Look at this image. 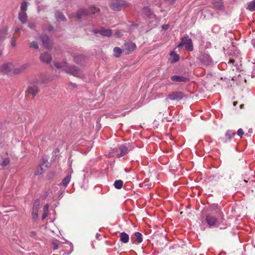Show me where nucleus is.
I'll return each instance as SVG.
<instances>
[{
    "mask_svg": "<svg viewBox=\"0 0 255 255\" xmlns=\"http://www.w3.org/2000/svg\"><path fill=\"white\" fill-rule=\"evenodd\" d=\"M56 68L62 69L65 72L74 76L82 78L80 69L74 65L69 66L66 61L54 62Z\"/></svg>",
    "mask_w": 255,
    "mask_h": 255,
    "instance_id": "obj_1",
    "label": "nucleus"
},
{
    "mask_svg": "<svg viewBox=\"0 0 255 255\" xmlns=\"http://www.w3.org/2000/svg\"><path fill=\"white\" fill-rule=\"evenodd\" d=\"M43 46L47 49H50L51 46L49 43V38L47 36L44 35L41 37Z\"/></svg>",
    "mask_w": 255,
    "mask_h": 255,
    "instance_id": "obj_16",
    "label": "nucleus"
},
{
    "mask_svg": "<svg viewBox=\"0 0 255 255\" xmlns=\"http://www.w3.org/2000/svg\"><path fill=\"white\" fill-rule=\"evenodd\" d=\"M185 46V48L189 51H192L193 49L192 42L191 39L184 37L181 39V42L178 45V47Z\"/></svg>",
    "mask_w": 255,
    "mask_h": 255,
    "instance_id": "obj_5",
    "label": "nucleus"
},
{
    "mask_svg": "<svg viewBox=\"0 0 255 255\" xmlns=\"http://www.w3.org/2000/svg\"><path fill=\"white\" fill-rule=\"evenodd\" d=\"M43 165H43H41L40 167L38 168L36 170V171H35V175H40V174H41L43 173V170H44V169L42 167Z\"/></svg>",
    "mask_w": 255,
    "mask_h": 255,
    "instance_id": "obj_32",
    "label": "nucleus"
},
{
    "mask_svg": "<svg viewBox=\"0 0 255 255\" xmlns=\"http://www.w3.org/2000/svg\"><path fill=\"white\" fill-rule=\"evenodd\" d=\"M83 59L82 56H75L74 58V61L77 63H80Z\"/></svg>",
    "mask_w": 255,
    "mask_h": 255,
    "instance_id": "obj_33",
    "label": "nucleus"
},
{
    "mask_svg": "<svg viewBox=\"0 0 255 255\" xmlns=\"http://www.w3.org/2000/svg\"><path fill=\"white\" fill-rule=\"evenodd\" d=\"M1 43H0V44H1ZM2 54V51L0 49V56H1Z\"/></svg>",
    "mask_w": 255,
    "mask_h": 255,
    "instance_id": "obj_46",
    "label": "nucleus"
},
{
    "mask_svg": "<svg viewBox=\"0 0 255 255\" xmlns=\"http://www.w3.org/2000/svg\"><path fill=\"white\" fill-rule=\"evenodd\" d=\"M252 43L253 44V46H254V48H255V40H252Z\"/></svg>",
    "mask_w": 255,
    "mask_h": 255,
    "instance_id": "obj_45",
    "label": "nucleus"
},
{
    "mask_svg": "<svg viewBox=\"0 0 255 255\" xmlns=\"http://www.w3.org/2000/svg\"><path fill=\"white\" fill-rule=\"evenodd\" d=\"M39 88L36 85L29 86L27 89V93L33 96H35L39 92Z\"/></svg>",
    "mask_w": 255,
    "mask_h": 255,
    "instance_id": "obj_12",
    "label": "nucleus"
},
{
    "mask_svg": "<svg viewBox=\"0 0 255 255\" xmlns=\"http://www.w3.org/2000/svg\"><path fill=\"white\" fill-rule=\"evenodd\" d=\"M214 7L218 10H222L223 8V3L219 0L214 3Z\"/></svg>",
    "mask_w": 255,
    "mask_h": 255,
    "instance_id": "obj_22",
    "label": "nucleus"
},
{
    "mask_svg": "<svg viewBox=\"0 0 255 255\" xmlns=\"http://www.w3.org/2000/svg\"><path fill=\"white\" fill-rule=\"evenodd\" d=\"M135 240L138 243H140L142 241V235L139 232H135L134 234Z\"/></svg>",
    "mask_w": 255,
    "mask_h": 255,
    "instance_id": "obj_26",
    "label": "nucleus"
},
{
    "mask_svg": "<svg viewBox=\"0 0 255 255\" xmlns=\"http://www.w3.org/2000/svg\"><path fill=\"white\" fill-rule=\"evenodd\" d=\"M28 27L31 29L34 28L35 27V25L34 23H29L28 24Z\"/></svg>",
    "mask_w": 255,
    "mask_h": 255,
    "instance_id": "obj_41",
    "label": "nucleus"
},
{
    "mask_svg": "<svg viewBox=\"0 0 255 255\" xmlns=\"http://www.w3.org/2000/svg\"><path fill=\"white\" fill-rule=\"evenodd\" d=\"M235 62V60L234 59H230L228 62L229 64H233Z\"/></svg>",
    "mask_w": 255,
    "mask_h": 255,
    "instance_id": "obj_44",
    "label": "nucleus"
},
{
    "mask_svg": "<svg viewBox=\"0 0 255 255\" xmlns=\"http://www.w3.org/2000/svg\"><path fill=\"white\" fill-rule=\"evenodd\" d=\"M9 163V158H5L3 161L2 162V163H1V165L2 166H6L7 165H8Z\"/></svg>",
    "mask_w": 255,
    "mask_h": 255,
    "instance_id": "obj_34",
    "label": "nucleus"
},
{
    "mask_svg": "<svg viewBox=\"0 0 255 255\" xmlns=\"http://www.w3.org/2000/svg\"><path fill=\"white\" fill-rule=\"evenodd\" d=\"M244 106V104H241V105H240V108H241V109H242V108H243Z\"/></svg>",
    "mask_w": 255,
    "mask_h": 255,
    "instance_id": "obj_48",
    "label": "nucleus"
},
{
    "mask_svg": "<svg viewBox=\"0 0 255 255\" xmlns=\"http://www.w3.org/2000/svg\"><path fill=\"white\" fill-rule=\"evenodd\" d=\"M71 179V176L69 175L67 176L64 179L62 180L61 182V184L64 185V186H66L69 183Z\"/></svg>",
    "mask_w": 255,
    "mask_h": 255,
    "instance_id": "obj_28",
    "label": "nucleus"
},
{
    "mask_svg": "<svg viewBox=\"0 0 255 255\" xmlns=\"http://www.w3.org/2000/svg\"><path fill=\"white\" fill-rule=\"evenodd\" d=\"M237 134L239 136L242 137V136L244 134V132L242 128H240L238 130Z\"/></svg>",
    "mask_w": 255,
    "mask_h": 255,
    "instance_id": "obj_36",
    "label": "nucleus"
},
{
    "mask_svg": "<svg viewBox=\"0 0 255 255\" xmlns=\"http://www.w3.org/2000/svg\"><path fill=\"white\" fill-rule=\"evenodd\" d=\"M169 28V25L168 24H165L162 26V28L163 29L166 30Z\"/></svg>",
    "mask_w": 255,
    "mask_h": 255,
    "instance_id": "obj_42",
    "label": "nucleus"
},
{
    "mask_svg": "<svg viewBox=\"0 0 255 255\" xmlns=\"http://www.w3.org/2000/svg\"><path fill=\"white\" fill-rule=\"evenodd\" d=\"M123 185V181L121 180H116L114 183V186L117 189H121Z\"/></svg>",
    "mask_w": 255,
    "mask_h": 255,
    "instance_id": "obj_27",
    "label": "nucleus"
},
{
    "mask_svg": "<svg viewBox=\"0 0 255 255\" xmlns=\"http://www.w3.org/2000/svg\"><path fill=\"white\" fill-rule=\"evenodd\" d=\"M183 97L184 95L182 92H175L169 94L168 98L165 99V101L168 102V99L172 101H178L181 100Z\"/></svg>",
    "mask_w": 255,
    "mask_h": 255,
    "instance_id": "obj_8",
    "label": "nucleus"
},
{
    "mask_svg": "<svg viewBox=\"0 0 255 255\" xmlns=\"http://www.w3.org/2000/svg\"><path fill=\"white\" fill-rule=\"evenodd\" d=\"M7 34V29L4 28L0 30V43H2Z\"/></svg>",
    "mask_w": 255,
    "mask_h": 255,
    "instance_id": "obj_19",
    "label": "nucleus"
},
{
    "mask_svg": "<svg viewBox=\"0 0 255 255\" xmlns=\"http://www.w3.org/2000/svg\"><path fill=\"white\" fill-rule=\"evenodd\" d=\"M100 34L103 36H109L112 34V31L110 29L102 28L100 30Z\"/></svg>",
    "mask_w": 255,
    "mask_h": 255,
    "instance_id": "obj_20",
    "label": "nucleus"
},
{
    "mask_svg": "<svg viewBox=\"0 0 255 255\" xmlns=\"http://www.w3.org/2000/svg\"><path fill=\"white\" fill-rule=\"evenodd\" d=\"M14 65L12 63L10 62H5L0 65V73L2 74H7L13 70Z\"/></svg>",
    "mask_w": 255,
    "mask_h": 255,
    "instance_id": "obj_4",
    "label": "nucleus"
},
{
    "mask_svg": "<svg viewBox=\"0 0 255 255\" xmlns=\"http://www.w3.org/2000/svg\"><path fill=\"white\" fill-rule=\"evenodd\" d=\"M49 205L48 204H46L43 208V211L45 212H48Z\"/></svg>",
    "mask_w": 255,
    "mask_h": 255,
    "instance_id": "obj_38",
    "label": "nucleus"
},
{
    "mask_svg": "<svg viewBox=\"0 0 255 255\" xmlns=\"http://www.w3.org/2000/svg\"><path fill=\"white\" fill-rule=\"evenodd\" d=\"M120 240L123 243H127L129 240V236L125 232L120 234Z\"/></svg>",
    "mask_w": 255,
    "mask_h": 255,
    "instance_id": "obj_18",
    "label": "nucleus"
},
{
    "mask_svg": "<svg viewBox=\"0 0 255 255\" xmlns=\"http://www.w3.org/2000/svg\"><path fill=\"white\" fill-rule=\"evenodd\" d=\"M172 81L178 82H187L189 81V79L187 77L180 76L178 75H174L171 77Z\"/></svg>",
    "mask_w": 255,
    "mask_h": 255,
    "instance_id": "obj_11",
    "label": "nucleus"
},
{
    "mask_svg": "<svg viewBox=\"0 0 255 255\" xmlns=\"http://www.w3.org/2000/svg\"><path fill=\"white\" fill-rule=\"evenodd\" d=\"M168 0L171 1V2H172V1H174L175 0Z\"/></svg>",
    "mask_w": 255,
    "mask_h": 255,
    "instance_id": "obj_51",
    "label": "nucleus"
},
{
    "mask_svg": "<svg viewBox=\"0 0 255 255\" xmlns=\"http://www.w3.org/2000/svg\"><path fill=\"white\" fill-rule=\"evenodd\" d=\"M39 202L35 201L34 203L32 210V215L33 219L35 220L38 217V212L39 209Z\"/></svg>",
    "mask_w": 255,
    "mask_h": 255,
    "instance_id": "obj_9",
    "label": "nucleus"
},
{
    "mask_svg": "<svg viewBox=\"0 0 255 255\" xmlns=\"http://www.w3.org/2000/svg\"><path fill=\"white\" fill-rule=\"evenodd\" d=\"M48 213V212H43V214L42 215V219L43 220L47 217Z\"/></svg>",
    "mask_w": 255,
    "mask_h": 255,
    "instance_id": "obj_40",
    "label": "nucleus"
},
{
    "mask_svg": "<svg viewBox=\"0 0 255 255\" xmlns=\"http://www.w3.org/2000/svg\"><path fill=\"white\" fill-rule=\"evenodd\" d=\"M54 249L56 250L58 249V245L56 243H53L52 244Z\"/></svg>",
    "mask_w": 255,
    "mask_h": 255,
    "instance_id": "obj_39",
    "label": "nucleus"
},
{
    "mask_svg": "<svg viewBox=\"0 0 255 255\" xmlns=\"http://www.w3.org/2000/svg\"><path fill=\"white\" fill-rule=\"evenodd\" d=\"M198 59L204 66H210L213 63L211 56L207 53H201L198 56Z\"/></svg>",
    "mask_w": 255,
    "mask_h": 255,
    "instance_id": "obj_3",
    "label": "nucleus"
},
{
    "mask_svg": "<svg viewBox=\"0 0 255 255\" xmlns=\"http://www.w3.org/2000/svg\"><path fill=\"white\" fill-rule=\"evenodd\" d=\"M100 30H98V29H94L93 30V32L95 34L100 33Z\"/></svg>",
    "mask_w": 255,
    "mask_h": 255,
    "instance_id": "obj_43",
    "label": "nucleus"
},
{
    "mask_svg": "<svg viewBox=\"0 0 255 255\" xmlns=\"http://www.w3.org/2000/svg\"><path fill=\"white\" fill-rule=\"evenodd\" d=\"M29 67L28 63H25L18 67L13 68V72L15 74H19L23 72Z\"/></svg>",
    "mask_w": 255,
    "mask_h": 255,
    "instance_id": "obj_14",
    "label": "nucleus"
},
{
    "mask_svg": "<svg viewBox=\"0 0 255 255\" xmlns=\"http://www.w3.org/2000/svg\"><path fill=\"white\" fill-rule=\"evenodd\" d=\"M136 47L135 44L132 42H127L125 44V49L127 51L128 54L135 50Z\"/></svg>",
    "mask_w": 255,
    "mask_h": 255,
    "instance_id": "obj_15",
    "label": "nucleus"
},
{
    "mask_svg": "<svg viewBox=\"0 0 255 255\" xmlns=\"http://www.w3.org/2000/svg\"><path fill=\"white\" fill-rule=\"evenodd\" d=\"M234 135L235 132L231 130H228L225 134V136L229 140H231L234 136Z\"/></svg>",
    "mask_w": 255,
    "mask_h": 255,
    "instance_id": "obj_24",
    "label": "nucleus"
},
{
    "mask_svg": "<svg viewBox=\"0 0 255 255\" xmlns=\"http://www.w3.org/2000/svg\"><path fill=\"white\" fill-rule=\"evenodd\" d=\"M10 44H11V46L15 47V46H16V41H15V39L14 38H11Z\"/></svg>",
    "mask_w": 255,
    "mask_h": 255,
    "instance_id": "obj_37",
    "label": "nucleus"
},
{
    "mask_svg": "<svg viewBox=\"0 0 255 255\" xmlns=\"http://www.w3.org/2000/svg\"><path fill=\"white\" fill-rule=\"evenodd\" d=\"M40 59L42 62L46 63H49L52 60L51 55L47 52L41 54L40 56Z\"/></svg>",
    "mask_w": 255,
    "mask_h": 255,
    "instance_id": "obj_10",
    "label": "nucleus"
},
{
    "mask_svg": "<svg viewBox=\"0 0 255 255\" xmlns=\"http://www.w3.org/2000/svg\"><path fill=\"white\" fill-rule=\"evenodd\" d=\"M29 47L31 48H34L35 49H37L38 48V45L37 43L35 41H32L29 43Z\"/></svg>",
    "mask_w": 255,
    "mask_h": 255,
    "instance_id": "obj_31",
    "label": "nucleus"
},
{
    "mask_svg": "<svg viewBox=\"0 0 255 255\" xmlns=\"http://www.w3.org/2000/svg\"><path fill=\"white\" fill-rule=\"evenodd\" d=\"M57 17V19L58 20H62V21H63L65 19V16H64V15L62 13H59L56 16Z\"/></svg>",
    "mask_w": 255,
    "mask_h": 255,
    "instance_id": "obj_35",
    "label": "nucleus"
},
{
    "mask_svg": "<svg viewBox=\"0 0 255 255\" xmlns=\"http://www.w3.org/2000/svg\"><path fill=\"white\" fill-rule=\"evenodd\" d=\"M38 2H40L42 0H36Z\"/></svg>",
    "mask_w": 255,
    "mask_h": 255,
    "instance_id": "obj_50",
    "label": "nucleus"
},
{
    "mask_svg": "<svg viewBox=\"0 0 255 255\" xmlns=\"http://www.w3.org/2000/svg\"><path fill=\"white\" fill-rule=\"evenodd\" d=\"M18 18L21 23H25L26 22L27 19L26 13L23 12H19Z\"/></svg>",
    "mask_w": 255,
    "mask_h": 255,
    "instance_id": "obj_17",
    "label": "nucleus"
},
{
    "mask_svg": "<svg viewBox=\"0 0 255 255\" xmlns=\"http://www.w3.org/2000/svg\"><path fill=\"white\" fill-rule=\"evenodd\" d=\"M114 55L116 57L120 56L122 53V50L119 47H115L114 49Z\"/></svg>",
    "mask_w": 255,
    "mask_h": 255,
    "instance_id": "obj_29",
    "label": "nucleus"
},
{
    "mask_svg": "<svg viewBox=\"0 0 255 255\" xmlns=\"http://www.w3.org/2000/svg\"><path fill=\"white\" fill-rule=\"evenodd\" d=\"M19 30H20V29H19V28H17V29H16L15 30V32L18 31H19Z\"/></svg>",
    "mask_w": 255,
    "mask_h": 255,
    "instance_id": "obj_49",
    "label": "nucleus"
},
{
    "mask_svg": "<svg viewBox=\"0 0 255 255\" xmlns=\"http://www.w3.org/2000/svg\"><path fill=\"white\" fill-rule=\"evenodd\" d=\"M143 11L144 12V13L145 14H146V15H147L148 17H151L152 16V12H151V11L150 10V9L149 8H148V7H145L143 9Z\"/></svg>",
    "mask_w": 255,
    "mask_h": 255,
    "instance_id": "obj_30",
    "label": "nucleus"
},
{
    "mask_svg": "<svg viewBox=\"0 0 255 255\" xmlns=\"http://www.w3.org/2000/svg\"><path fill=\"white\" fill-rule=\"evenodd\" d=\"M126 3L122 0H114L111 2L110 4V7L116 11L121 10L125 5Z\"/></svg>",
    "mask_w": 255,
    "mask_h": 255,
    "instance_id": "obj_6",
    "label": "nucleus"
},
{
    "mask_svg": "<svg viewBox=\"0 0 255 255\" xmlns=\"http://www.w3.org/2000/svg\"><path fill=\"white\" fill-rule=\"evenodd\" d=\"M171 57V62H176L179 60V56L178 55L175 54L174 52H172L170 54Z\"/></svg>",
    "mask_w": 255,
    "mask_h": 255,
    "instance_id": "obj_23",
    "label": "nucleus"
},
{
    "mask_svg": "<svg viewBox=\"0 0 255 255\" xmlns=\"http://www.w3.org/2000/svg\"><path fill=\"white\" fill-rule=\"evenodd\" d=\"M28 3L26 1H23L20 6V10L19 12H26L27 9Z\"/></svg>",
    "mask_w": 255,
    "mask_h": 255,
    "instance_id": "obj_25",
    "label": "nucleus"
},
{
    "mask_svg": "<svg viewBox=\"0 0 255 255\" xmlns=\"http://www.w3.org/2000/svg\"><path fill=\"white\" fill-rule=\"evenodd\" d=\"M128 148L126 146L122 145L119 146V148L114 149L113 155L117 157H119L125 155L128 153Z\"/></svg>",
    "mask_w": 255,
    "mask_h": 255,
    "instance_id": "obj_7",
    "label": "nucleus"
},
{
    "mask_svg": "<svg viewBox=\"0 0 255 255\" xmlns=\"http://www.w3.org/2000/svg\"><path fill=\"white\" fill-rule=\"evenodd\" d=\"M247 9L251 11H255V0L247 3Z\"/></svg>",
    "mask_w": 255,
    "mask_h": 255,
    "instance_id": "obj_21",
    "label": "nucleus"
},
{
    "mask_svg": "<svg viewBox=\"0 0 255 255\" xmlns=\"http://www.w3.org/2000/svg\"><path fill=\"white\" fill-rule=\"evenodd\" d=\"M99 11V8L95 6H91L88 9H82L79 10L77 13V17L78 19H81L83 16H87L91 14H95Z\"/></svg>",
    "mask_w": 255,
    "mask_h": 255,
    "instance_id": "obj_2",
    "label": "nucleus"
},
{
    "mask_svg": "<svg viewBox=\"0 0 255 255\" xmlns=\"http://www.w3.org/2000/svg\"><path fill=\"white\" fill-rule=\"evenodd\" d=\"M237 104H238V102H234L233 103V104H234V106H236V105H237Z\"/></svg>",
    "mask_w": 255,
    "mask_h": 255,
    "instance_id": "obj_47",
    "label": "nucleus"
},
{
    "mask_svg": "<svg viewBox=\"0 0 255 255\" xmlns=\"http://www.w3.org/2000/svg\"><path fill=\"white\" fill-rule=\"evenodd\" d=\"M206 221L210 226H213L217 222V218L211 214H209L206 217Z\"/></svg>",
    "mask_w": 255,
    "mask_h": 255,
    "instance_id": "obj_13",
    "label": "nucleus"
}]
</instances>
